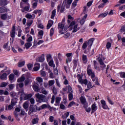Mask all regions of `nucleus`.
<instances>
[{"instance_id":"obj_34","label":"nucleus","mask_w":125,"mask_h":125,"mask_svg":"<svg viewBox=\"0 0 125 125\" xmlns=\"http://www.w3.org/2000/svg\"><path fill=\"white\" fill-rule=\"evenodd\" d=\"M93 42H94V39L92 38L88 40V42H87V44L88 45H89V46H92V44L93 43Z\"/></svg>"},{"instance_id":"obj_62","label":"nucleus","mask_w":125,"mask_h":125,"mask_svg":"<svg viewBox=\"0 0 125 125\" xmlns=\"http://www.w3.org/2000/svg\"><path fill=\"white\" fill-rule=\"evenodd\" d=\"M64 70L66 73H69L70 71V67H69V66H64Z\"/></svg>"},{"instance_id":"obj_56","label":"nucleus","mask_w":125,"mask_h":125,"mask_svg":"<svg viewBox=\"0 0 125 125\" xmlns=\"http://www.w3.org/2000/svg\"><path fill=\"white\" fill-rule=\"evenodd\" d=\"M73 93H69L68 94V98L70 101H71V100L73 99Z\"/></svg>"},{"instance_id":"obj_16","label":"nucleus","mask_w":125,"mask_h":125,"mask_svg":"<svg viewBox=\"0 0 125 125\" xmlns=\"http://www.w3.org/2000/svg\"><path fill=\"white\" fill-rule=\"evenodd\" d=\"M98 109V106L96 104V103H94L91 105V110H92V113H94V112H96L97 111V109Z\"/></svg>"},{"instance_id":"obj_19","label":"nucleus","mask_w":125,"mask_h":125,"mask_svg":"<svg viewBox=\"0 0 125 125\" xmlns=\"http://www.w3.org/2000/svg\"><path fill=\"white\" fill-rule=\"evenodd\" d=\"M9 80L10 83H14L16 81V79H15L14 74H11L9 76Z\"/></svg>"},{"instance_id":"obj_63","label":"nucleus","mask_w":125,"mask_h":125,"mask_svg":"<svg viewBox=\"0 0 125 125\" xmlns=\"http://www.w3.org/2000/svg\"><path fill=\"white\" fill-rule=\"evenodd\" d=\"M38 28H40V29H43V25H42V23H38Z\"/></svg>"},{"instance_id":"obj_14","label":"nucleus","mask_w":125,"mask_h":125,"mask_svg":"<svg viewBox=\"0 0 125 125\" xmlns=\"http://www.w3.org/2000/svg\"><path fill=\"white\" fill-rule=\"evenodd\" d=\"M2 20H9L11 19V16L8 15L6 14H3L1 15Z\"/></svg>"},{"instance_id":"obj_21","label":"nucleus","mask_w":125,"mask_h":125,"mask_svg":"<svg viewBox=\"0 0 125 125\" xmlns=\"http://www.w3.org/2000/svg\"><path fill=\"white\" fill-rule=\"evenodd\" d=\"M42 37H43V31L40 30L38 32V40H42Z\"/></svg>"},{"instance_id":"obj_18","label":"nucleus","mask_w":125,"mask_h":125,"mask_svg":"<svg viewBox=\"0 0 125 125\" xmlns=\"http://www.w3.org/2000/svg\"><path fill=\"white\" fill-rule=\"evenodd\" d=\"M80 101L83 105H86L87 106V102H86V99L83 96H81L80 98Z\"/></svg>"},{"instance_id":"obj_24","label":"nucleus","mask_w":125,"mask_h":125,"mask_svg":"<svg viewBox=\"0 0 125 125\" xmlns=\"http://www.w3.org/2000/svg\"><path fill=\"white\" fill-rule=\"evenodd\" d=\"M9 3V1L7 0H0V5H6Z\"/></svg>"},{"instance_id":"obj_31","label":"nucleus","mask_w":125,"mask_h":125,"mask_svg":"<svg viewBox=\"0 0 125 125\" xmlns=\"http://www.w3.org/2000/svg\"><path fill=\"white\" fill-rule=\"evenodd\" d=\"M48 65L50 67H52L53 68H55V64H54V62H53V60L52 61H50L48 62Z\"/></svg>"},{"instance_id":"obj_29","label":"nucleus","mask_w":125,"mask_h":125,"mask_svg":"<svg viewBox=\"0 0 125 125\" xmlns=\"http://www.w3.org/2000/svg\"><path fill=\"white\" fill-rule=\"evenodd\" d=\"M83 62L84 64L87 63V56L85 55H83L82 57Z\"/></svg>"},{"instance_id":"obj_50","label":"nucleus","mask_w":125,"mask_h":125,"mask_svg":"<svg viewBox=\"0 0 125 125\" xmlns=\"http://www.w3.org/2000/svg\"><path fill=\"white\" fill-rule=\"evenodd\" d=\"M10 90H12L15 87V84H10L8 85Z\"/></svg>"},{"instance_id":"obj_48","label":"nucleus","mask_w":125,"mask_h":125,"mask_svg":"<svg viewBox=\"0 0 125 125\" xmlns=\"http://www.w3.org/2000/svg\"><path fill=\"white\" fill-rule=\"evenodd\" d=\"M25 85H29L30 84V80H29V77H26V80L24 81Z\"/></svg>"},{"instance_id":"obj_7","label":"nucleus","mask_w":125,"mask_h":125,"mask_svg":"<svg viewBox=\"0 0 125 125\" xmlns=\"http://www.w3.org/2000/svg\"><path fill=\"white\" fill-rule=\"evenodd\" d=\"M87 73L89 76H91V78H93L95 77V74H94V72L92 71L91 68H90V65H88L87 69Z\"/></svg>"},{"instance_id":"obj_10","label":"nucleus","mask_w":125,"mask_h":125,"mask_svg":"<svg viewBox=\"0 0 125 125\" xmlns=\"http://www.w3.org/2000/svg\"><path fill=\"white\" fill-rule=\"evenodd\" d=\"M33 84V88L34 91H36V92H41V89L39 87V86L37 85V83L34 82Z\"/></svg>"},{"instance_id":"obj_3","label":"nucleus","mask_w":125,"mask_h":125,"mask_svg":"<svg viewBox=\"0 0 125 125\" xmlns=\"http://www.w3.org/2000/svg\"><path fill=\"white\" fill-rule=\"evenodd\" d=\"M35 97L37 98V102L39 103H42V102H45L46 100V97L43 95L40 94V93H37L35 94Z\"/></svg>"},{"instance_id":"obj_43","label":"nucleus","mask_w":125,"mask_h":125,"mask_svg":"<svg viewBox=\"0 0 125 125\" xmlns=\"http://www.w3.org/2000/svg\"><path fill=\"white\" fill-rule=\"evenodd\" d=\"M33 66H34V64L33 63H29L27 64V67L30 71L33 70Z\"/></svg>"},{"instance_id":"obj_36","label":"nucleus","mask_w":125,"mask_h":125,"mask_svg":"<svg viewBox=\"0 0 125 125\" xmlns=\"http://www.w3.org/2000/svg\"><path fill=\"white\" fill-rule=\"evenodd\" d=\"M53 25V21L50 20L49 21L47 25V29H50V28Z\"/></svg>"},{"instance_id":"obj_38","label":"nucleus","mask_w":125,"mask_h":125,"mask_svg":"<svg viewBox=\"0 0 125 125\" xmlns=\"http://www.w3.org/2000/svg\"><path fill=\"white\" fill-rule=\"evenodd\" d=\"M27 42H31L33 41V37H32V36L28 34L27 35Z\"/></svg>"},{"instance_id":"obj_13","label":"nucleus","mask_w":125,"mask_h":125,"mask_svg":"<svg viewBox=\"0 0 125 125\" xmlns=\"http://www.w3.org/2000/svg\"><path fill=\"white\" fill-rule=\"evenodd\" d=\"M40 68L41 64L39 62H35L34 65L33 70L35 71V72H37V71H39Z\"/></svg>"},{"instance_id":"obj_46","label":"nucleus","mask_w":125,"mask_h":125,"mask_svg":"<svg viewBox=\"0 0 125 125\" xmlns=\"http://www.w3.org/2000/svg\"><path fill=\"white\" fill-rule=\"evenodd\" d=\"M32 43L31 42H27L25 44V46L26 48V49H29V48H30V47H31V46H32Z\"/></svg>"},{"instance_id":"obj_60","label":"nucleus","mask_w":125,"mask_h":125,"mask_svg":"<svg viewBox=\"0 0 125 125\" xmlns=\"http://www.w3.org/2000/svg\"><path fill=\"white\" fill-rule=\"evenodd\" d=\"M78 60H74L73 63H74V67L76 68L78 65Z\"/></svg>"},{"instance_id":"obj_25","label":"nucleus","mask_w":125,"mask_h":125,"mask_svg":"<svg viewBox=\"0 0 125 125\" xmlns=\"http://www.w3.org/2000/svg\"><path fill=\"white\" fill-rule=\"evenodd\" d=\"M87 18V14H85L83 16V17L82 19V20L80 21L81 25H83V24H84V22H85V20H86Z\"/></svg>"},{"instance_id":"obj_39","label":"nucleus","mask_w":125,"mask_h":125,"mask_svg":"<svg viewBox=\"0 0 125 125\" xmlns=\"http://www.w3.org/2000/svg\"><path fill=\"white\" fill-rule=\"evenodd\" d=\"M36 81H37V82H38V83H41V85H42V82H43V80L42 78V77H38L36 78Z\"/></svg>"},{"instance_id":"obj_53","label":"nucleus","mask_w":125,"mask_h":125,"mask_svg":"<svg viewBox=\"0 0 125 125\" xmlns=\"http://www.w3.org/2000/svg\"><path fill=\"white\" fill-rule=\"evenodd\" d=\"M49 86H52L55 83V81L54 80H50L48 82Z\"/></svg>"},{"instance_id":"obj_6","label":"nucleus","mask_w":125,"mask_h":125,"mask_svg":"<svg viewBox=\"0 0 125 125\" xmlns=\"http://www.w3.org/2000/svg\"><path fill=\"white\" fill-rule=\"evenodd\" d=\"M77 78L81 84H85V85H86V84H87V80L85 79L84 80H83V76H81V75H77Z\"/></svg>"},{"instance_id":"obj_37","label":"nucleus","mask_w":125,"mask_h":125,"mask_svg":"<svg viewBox=\"0 0 125 125\" xmlns=\"http://www.w3.org/2000/svg\"><path fill=\"white\" fill-rule=\"evenodd\" d=\"M9 83L8 82H3L1 83L0 87H5Z\"/></svg>"},{"instance_id":"obj_20","label":"nucleus","mask_w":125,"mask_h":125,"mask_svg":"<svg viewBox=\"0 0 125 125\" xmlns=\"http://www.w3.org/2000/svg\"><path fill=\"white\" fill-rule=\"evenodd\" d=\"M109 13V12H108V11H106L105 12H104V13H103L101 14H100L98 18H104L105 17H106V16H107V15H108V14Z\"/></svg>"},{"instance_id":"obj_8","label":"nucleus","mask_w":125,"mask_h":125,"mask_svg":"<svg viewBox=\"0 0 125 125\" xmlns=\"http://www.w3.org/2000/svg\"><path fill=\"white\" fill-rule=\"evenodd\" d=\"M4 70H1V72L0 73V79L2 81H6L7 80V74L6 73H4ZM3 73V74H2Z\"/></svg>"},{"instance_id":"obj_28","label":"nucleus","mask_w":125,"mask_h":125,"mask_svg":"<svg viewBox=\"0 0 125 125\" xmlns=\"http://www.w3.org/2000/svg\"><path fill=\"white\" fill-rule=\"evenodd\" d=\"M65 2L66 0H63V2L61 8V12H64V10H65V6H66V4H65Z\"/></svg>"},{"instance_id":"obj_61","label":"nucleus","mask_w":125,"mask_h":125,"mask_svg":"<svg viewBox=\"0 0 125 125\" xmlns=\"http://www.w3.org/2000/svg\"><path fill=\"white\" fill-rule=\"evenodd\" d=\"M92 87H93V86L92 85V84H91V83H88L87 84V88H89V89H90V88H92Z\"/></svg>"},{"instance_id":"obj_45","label":"nucleus","mask_w":125,"mask_h":125,"mask_svg":"<svg viewBox=\"0 0 125 125\" xmlns=\"http://www.w3.org/2000/svg\"><path fill=\"white\" fill-rule=\"evenodd\" d=\"M56 15V9H54L52 12V15L51 16V19H54V17H55V16Z\"/></svg>"},{"instance_id":"obj_11","label":"nucleus","mask_w":125,"mask_h":125,"mask_svg":"<svg viewBox=\"0 0 125 125\" xmlns=\"http://www.w3.org/2000/svg\"><path fill=\"white\" fill-rule=\"evenodd\" d=\"M101 103L102 105V107L104 110H110L108 105L106 104V102L104 100H102L101 101Z\"/></svg>"},{"instance_id":"obj_57","label":"nucleus","mask_w":125,"mask_h":125,"mask_svg":"<svg viewBox=\"0 0 125 125\" xmlns=\"http://www.w3.org/2000/svg\"><path fill=\"white\" fill-rule=\"evenodd\" d=\"M33 24V21L29 20L27 22V25L28 27H30V26Z\"/></svg>"},{"instance_id":"obj_17","label":"nucleus","mask_w":125,"mask_h":125,"mask_svg":"<svg viewBox=\"0 0 125 125\" xmlns=\"http://www.w3.org/2000/svg\"><path fill=\"white\" fill-rule=\"evenodd\" d=\"M44 54H42L41 56L37 58L36 61L37 62H43L44 61Z\"/></svg>"},{"instance_id":"obj_27","label":"nucleus","mask_w":125,"mask_h":125,"mask_svg":"<svg viewBox=\"0 0 125 125\" xmlns=\"http://www.w3.org/2000/svg\"><path fill=\"white\" fill-rule=\"evenodd\" d=\"M104 60H105V58H103V59H100L99 61L100 63V65H101L103 68H105V67H106V65H105V64H104V62H103Z\"/></svg>"},{"instance_id":"obj_4","label":"nucleus","mask_w":125,"mask_h":125,"mask_svg":"<svg viewBox=\"0 0 125 125\" xmlns=\"http://www.w3.org/2000/svg\"><path fill=\"white\" fill-rule=\"evenodd\" d=\"M16 103H17V98H15L12 99L11 104L8 106L6 105L5 110L6 111H8L10 110H12L13 109V106L16 105Z\"/></svg>"},{"instance_id":"obj_59","label":"nucleus","mask_w":125,"mask_h":125,"mask_svg":"<svg viewBox=\"0 0 125 125\" xmlns=\"http://www.w3.org/2000/svg\"><path fill=\"white\" fill-rule=\"evenodd\" d=\"M54 34V28H52L50 29V37H52V36H53Z\"/></svg>"},{"instance_id":"obj_42","label":"nucleus","mask_w":125,"mask_h":125,"mask_svg":"<svg viewBox=\"0 0 125 125\" xmlns=\"http://www.w3.org/2000/svg\"><path fill=\"white\" fill-rule=\"evenodd\" d=\"M6 11H7V10L5 7L0 8V13H4V12H6Z\"/></svg>"},{"instance_id":"obj_49","label":"nucleus","mask_w":125,"mask_h":125,"mask_svg":"<svg viewBox=\"0 0 125 125\" xmlns=\"http://www.w3.org/2000/svg\"><path fill=\"white\" fill-rule=\"evenodd\" d=\"M41 92L42 94H44L45 95L48 94V91H46L44 88H42Z\"/></svg>"},{"instance_id":"obj_55","label":"nucleus","mask_w":125,"mask_h":125,"mask_svg":"<svg viewBox=\"0 0 125 125\" xmlns=\"http://www.w3.org/2000/svg\"><path fill=\"white\" fill-rule=\"evenodd\" d=\"M13 73L14 75H16V76H19V75H20V72H19V71L16 69L13 70Z\"/></svg>"},{"instance_id":"obj_32","label":"nucleus","mask_w":125,"mask_h":125,"mask_svg":"<svg viewBox=\"0 0 125 125\" xmlns=\"http://www.w3.org/2000/svg\"><path fill=\"white\" fill-rule=\"evenodd\" d=\"M29 102L26 101L24 102L23 104V107L24 109H25V110H27V109H28V107H29Z\"/></svg>"},{"instance_id":"obj_12","label":"nucleus","mask_w":125,"mask_h":125,"mask_svg":"<svg viewBox=\"0 0 125 125\" xmlns=\"http://www.w3.org/2000/svg\"><path fill=\"white\" fill-rule=\"evenodd\" d=\"M28 75L27 74H23L21 78H19L17 80L18 83H22L27 79Z\"/></svg>"},{"instance_id":"obj_15","label":"nucleus","mask_w":125,"mask_h":125,"mask_svg":"<svg viewBox=\"0 0 125 125\" xmlns=\"http://www.w3.org/2000/svg\"><path fill=\"white\" fill-rule=\"evenodd\" d=\"M38 111V106L37 105H35L34 107L31 108L28 111V115H31V114H33V113H36Z\"/></svg>"},{"instance_id":"obj_26","label":"nucleus","mask_w":125,"mask_h":125,"mask_svg":"<svg viewBox=\"0 0 125 125\" xmlns=\"http://www.w3.org/2000/svg\"><path fill=\"white\" fill-rule=\"evenodd\" d=\"M15 26H13L11 31V36L12 38H15Z\"/></svg>"},{"instance_id":"obj_23","label":"nucleus","mask_w":125,"mask_h":125,"mask_svg":"<svg viewBox=\"0 0 125 125\" xmlns=\"http://www.w3.org/2000/svg\"><path fill=\"white\" fill-rule=\"evenodd\" d=\"M25 17L26 18H28V19H35L36 18V15L33 14L32 15H31L30 14H27Z\"/></svg>"},{"instance_id":"obj_41","label":"nucleus","mask_w":125,"mask_h":125,"mask_svg":"<svg viewBox=\"0 0 125 125\" xmlns=\"http://www.w3.org/2000/svg\"><path fill=\"white\" fill-rule=\"evenodd\" d=\"M33 125H36L39 123V118H34L32 120Z\"/></svg>"},{"instance_id":"obj_30","label":"nucleus","mask_w":125,"mask_h":125,"mask_svg":"<svg viewBox=\"0 0 125 125\" xmlns=\"http://www.w3.org/2000/svg\"><path fill=\"white\" fill-rule=\"evenodd\" d=\"M27 6H25L23 9L21 10L22 12H25V11H29L30 10V4L27 3Z\"/></svg>"},{"instance_id":"obj_58","label":"nucleus","mask_w":125,"mask_h":125,"mask_svg":"<svg viewBox=\"0 0 125 125\" xmlns=\"http://www.w3.org/2000/svg\"><path fill=\"white\" fill-rule=\"evenodd\" d=\"M38 41L36 40V39L34 40V41L33 42V47H37L38 46Z\"/></svg>"},{"instance_id":"obj_35","label":"nucleus","mask_w":125,"mask_h":125,"mask_svg":"<svg viewBox=\"0 0 125 125\" xmlns=\"http://www.w3.org/2000/svg\"><path fill=\"white\" fill-rule=\"evenodd\" d=\"M46 57V60L47 62H49V61H51L53 60V59H52V57L50 54H47Z\"/></svg>"},{"instance_id":"obj_54","label":"nucleus","mask_w":125,"mask_h":125,"mask_svg":"<svg viewBox=\"0 0 125 125\" xmlns=\"http://www.w3.org/2000/svg\"><path fill=\"white\" fill-rule=\"evenodd\" d=\"M112 46V43L110 42H108L106 44V47L107 49H110Z\"/></svg>"},{"instance_id":"obj_40","label":"nucleus","mask_w":125,"mask_h":125,"mask_svg":"<svg viewBox=\"0 0 125 125\" xmlns=\"http://www.w3.org/2000/svg\"><path fill=\"white\" fill-rule=\"evenodd\" d=\"M62 78L63 79L64 82L63 83L65 85H67V84H69V81H68V80H67V78H66V76H63Z\"/></svg>"},{"instance_id":"obj_22","label":"nucleus","mask_w":125,"mask_h":125,"mask_svg":"<svg viewBox=\"0 0 125 125\" xmlns=\"http://www.w3.org/2000/svg\"><path fill=\"white\" fill-rule=\"evenodd\" d=\"M38 1H39V0H33L32 1V5L33 8H37V7L38 6Z\"/></svg>"},{"instance_id":"obj_51","label":"nucleus","mask_w":125,"mask_h":125,"mask_svg":"<svg viewBox=\"0 0 125 125\" xmlns=\"http://www.w3.org/2000/svg\"><path fill=\"white\" fill-rule=\"evenodd\" d=\"M86 47H87V42H84L83 44L82 48L83 49H86Z\"/></svg>"},{"instance_id":"obj_9","label":"nucleus","mask_w":125,"mask_h":125,"mask_svg":"<svg viewBox=\"0 0 125 125\" xmlns=\"http://www.w3.org/2000/svg\"><path fill=\"white\" fill-rule=\"evenodd\" d=\"M66 62L67 64L68 63L71 62V61H72V57H73V53H68L66 54Z\"/></svg>"},{"instance_id":"obj_33","label":"nucleus","mask_w":125,"mask_h":125,"mask_svg":"<svg viewBox=\"0 0 125 125\" xmlns=\"http://www.w3.org/2000/svg\"><path fill=\"white\" fill-rule=\"evenodd\" d=\"M60 101H61V97H57L56 98V103L55 104V106H58L59 104L60 103Z\"/></svg>"},{"instance_id":"obj_5","label":"nucleus","mask_w":125,"mask_h":125,"mask_svg":"<svg viewBox=\"0 0 125 125\" xmlns=\"http://www.w3.org/2000/svg\"><path fill=\"white\" fill-rule=\"evenodd\" d=\"M64 24L60 23L58 24L59 31L61 35H63L65 34V32L67 31V28L64 27Z\"/></svg>"},{"instance_id":"obj_47","label":"nucleus","mask_w":125,"mask_h":125,"mask_svg":"<svg viewBox=\"0 0 125 125\" xmlns=\"http://www.w3.org/2000/svg\"><path fill=\"white\" fill-rule=\"evenodd\" d=\"M25 65V61L20 62L18 63V67H23Z\"/></svg>"},{"instance_id":"obj_1","label":"nucleus","mask_w":125,"mask_h":125,"mask_svg":"<svg viewBox=\"0 0 125 125\" xmlns=\"http://www.w3.org/2000/svg\"><path fill=\"white\" fill-rule=\"evenodd\" d=\"M79 23L80 22L76 20L71 22L68 26L69 31H72V33H77L78 31H80L81 28L79 25Z\"/></svg>"},{"instance_id":"obj_52","label":"nucleus","mask_w":125,"mask_h":125,"mask_svg":"<svg viewBox=\"0 0 125 125\" xmlns=\"http://www.w3.org/2000/svg\"><path fill=\"white\" fill-rule=\"evenodd\" d=\"M24 86V83H20L17 84V88L18 89V88L20 87V88H22Z\"/></svg>"},{"instance_id":"obj_64","label":"nucleus","mask_w":125,"mask_h":125,"mask_svg":"<svg viewBox=\"0 0 125 125\" xmlns=\"http://www.w3.org/2000/svg\"><path fill=\"white\" fill-rule=\"evenodd\" d=\"M121 78H125V72H121L120 74Z\"/></svg>"},{"instance_id":"obj_44","label":"nucleus","mask_w":125,"mask_h":125,"mask_svg":"<svg viewBox=\"0 0 125 125\" xmlns=\"http://www.w3.org/2000/svg\"><path fill=\"white\" fill-rule=\"evenodd\" d=\"M84 108H85V110L87 113H90L91 111V108H90V107H87V105H84Z\"/></svg>"},{"instance_id":"obj_2","label":"nucleus","mask_w":125,"mask_h":125,"mask_svg":"<svg viewBox=\"0 0 125 125\" xmlns=\"http://www.w3.org/2000/svg\"><path fill=\"white\" fill-rule=\"evenodd\" d=\"M19 94L21 95V101L22 100H27V99H30L33 96L32 94H29L28 95H26L24 92L23 90L19 92Z\"/></svg>"}]
</instances>
